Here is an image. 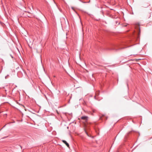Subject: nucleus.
Segmentation results:
<instances>
[{
	"instance_id": "2",
	"label": "nucleus",
	"mask_w": 152,
	"mask_h": 152,
	"mask_svg": "<svg viewBox=\"0 0 152 152\" xmlns=\"http://www.w3.org/2000/svg\"><path fill=\"white\" fill-rule=\"evenodd\" d=\"M62 142H63L64 143V144H65L68 147H69V144L66 142V141L65 140H62Z\"/></svg>"
},
{
	"instance_id": "4",
	"label": "nucleus",
	"mask_w": 152,
	"mask_h": 152,
	"mask_svg": "<svg viewBox=\"0 0 152 152\" xmlns=\"http://www.w3.org/2000/svg\"><path fill=\"white\" fill-rule=\"evenodd\" d=\"M139 32L138 33V35H139L140 34V27L139 28Z\"/></svg>"
},
{
	"instance_id": "3",
	"label": "nucleus",
	"mask_w": 152,
	"mask_h": 152,
	"mask_svg": "<svg viewBox=\"0 0 152 152\" xmlns=\"http://www.w3.org/2000/svg\"><path fill=\"white\" fill-rule=\"evenodd\" d=\"M85 133H86V134L87 135V136L88 137H90V136L88 135V133H87V131L86 130H85Z\"/></svg>"
},
{
	"instance_id": "1",
	"label": "nucleus",
	"mask_w": 152,
	"mask_h": 152,
	"mask_svg": "<svg viewBox=\"0 0 152 152\" xmlns=\"http://www.w3.org/2000/svg\"><path fill=\"white\" fill-rule=\"evenodd\" d=\"M81 118L82 119L84 120L85 121H87L88 120V116H84L81 117Z\"/></svg>"
},
{
	"instance_id": "5",
	"label": "nucleus",
	"mask_w": 152,
	"mask_h": 152,
	"mask_svg": "<svg viewBox=\"0 0 152 152\" xmlns=\"http://www.w3.org/2000/svg\"><path fill=\"white\" fill-rule=\"evenodd\" d=\"M7 76L5 77V78H6Z\"/></svg>"
}]
</instances>
